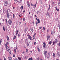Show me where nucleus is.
<instances>
[{
    "label": "nucleus",
    "instance_id": "nucleus-6",
    "mask_svg": "<svg viewBox=\"0 0 60 60\" xmlns=\"http://www.w3.org/2000/svg\"><path fill=\"white\" fill-rule=\"evenodd\" d=\"M47 53V51H45L44 52V54H45V57L46 58V56H47V54L46 53Z\"/></svg>",
    "mask_w": 60,
    "mask_h": 60
},
{
    "label": "nucleus",
    "instance_id": "nucleus-49",
    "mask_svg": "<svg viewBox=\"0 0 60 60\" xmlns=\"http://www.w3.org/2000/svg\"><path fill=\"white\" fill-rule=\"evenodd\" d=\"M58 45L59 46H60V42L58 44Z\"/></svg>",
    "mask_w": 60,
    "mask_h": 60
},
{
    "label": "nucleus",
    "instance_id": "nucleus-25",
    "mask_svg": "<svg viewBox=\"0 0 60 60\" xmlns=\"http://www.w3.org/2000/svg\"><path fill=\"white\" fill-rule=\"evenodd\" d=\"M26 51L27 52V53H28V50L27 49H26Z\"/></svg>",
    "mask_w": 60,
    "mask_h": 60
},
{
    "label": "nucleus",
    "instance_id": "nucleus-13",
    "mask_svg": "<svg viewBox=\"0 0 60 60\" xmlns=\"http://www.w3.org/2000/svg\"><path fill=\"white\" fill-rule=\"evenodd\" d=\"M8 59L9 60H11L12 59V58L11 57H8Z\"/></svg>",
    "mask_w": 60,
    "mask_h": 60
},
{
    "label": "nucleus",
    "instance_id": "nucleus-30",
    "mask_svg": "<svg viewBox=\"0 0 60 60\" xmlns=\"http://www.w3.org/2000/svg\"><path fill=\"white\" fill-rule=\"evenodd\" d=\"M18 58L19 60H21V58H20L19 57H18Z\"/></svg>",
    "mask_w": 60,
    "mask_h": 60
},
{
    "label": "nucleus",
    "instance_id": "nucleus-59",
    "mask_svg": "<svg viewBox=\"0 0 60 60\" xmlns=\"http://www.w3.org/2000/svg\"><path fill=\"white\" fill-rule=\"evenodd\" d=\"M14 1L15 2H17V0H14Z\"/></svg>",
    "mask_w": 60,
    "mask_h": 60
},
{
    "label": "nucleus",
    "instance_id": "nucleus-11",
    "mask_svg": "<svg viewBox=\"0 0 60 60\" xmlns=\"http://www.w3.org/2000/svg\"><path fill=\"white\" fill-rule=\"evenodd\" d=\"M55 42H56V43H57V42H58V41L57 40V39H56L55 40Z\"/></svg>",
    "mask_w": 60,
    "mask_h": 60
},
{
    "label": "nucleus",
    "instance_id": "nucleus-57",
    "mask_svg": "<svg viewBox=\"0 0 60 60\" xmlns=\"http://www.w3.org/2000/svg\"><path fill=\"white\" fill-rule=\"evenodd\" d=\"M15 60H18V59L17 58H15Z\"/></svg>",
    "mask_w": 60,
    "mask_h": 60
},
{
    "label": "nucleus",
    "instance_id": "nucleus-61",
    "mask_svg": "<svg viewBox=\"0 0 60 60\" xmlns=\"http://www.w3.org/2000/svg\"><path fill=\"white\" fill-rule=\"evenodd\" d=\"M4 60H6V59L4 57Z\"/></svg>",
    "mask_w": 60,
    "mask_h": 60
},
{
    "label": "nucleus",
    "instance_id": "nucleus-7",
    "mask_svg": "<svg viewBox=\"0 0 60 60\" xmlns=\"http://www.w3.org/2000/svg\"><path fill=\"white\" fill-rule=\"evenodd\" d=\"M8 23H9V25H11V23H12V21L11 20H9L8 21Z\"/></svg>",
    "mask_w": 60,
    "mask_h": 60
},
{
    "label": "nucleus",
    "instance_id": "nucleus-43",
    "mask_svg": "<svg viewBox=\"0 0 60 60\" xmlns=\"http://www.w3.org/2000/svg\"><path fill=\"white\" fill-rule=\"evenodd\" d=\"M19 36H20V35L19 34L18 35V38H19Z\"/></svg>",
    "mask_w": 60,
    "mask_h": 60
},
{
    "label": "nucleus",
    "instance_id": "nucleus-51",
    "mask_svg": "<svg viewBox=\"0 0 60 60\" xmlns=\"http://www.w3.org/2000/svg\"><path fill=\"white\" fill-rule=\"evenodd\" d=\"M55 4V3L54 2H53L52 3V4Z\"/></svg>",
    "mask_w": 60,
    "mask_h": 60
},
{
    "label": "nucleus",
    "instance_id": "nucleus-22",
    "mask_svg": "<svg viewBox=\"0 0 60 60\" xmlns=\"http://www.w3.org/2000/svg\"><path fill=\"white\" fill-rule=\"evenodd\" d=\"M21 10H23V6H21L20 7Z\"/></svg>",
    "mask_w": 60,
    "mask_h": 60
},
{
    "label": "nucleus",
    "instance_id": "nucleus-37",
    "mask_svg": "<svg viewBox=\"0 0 60 60\" xmlns=\"http://www.w3.org/2000/svg\"><path fill=\"white\" fill-rule=\"evenodd\" d=\"M15 53V54H16V49H15L14 50Z\"/></svg>",
    "mask_w": 60,
    "mask_h": 60
},
{
    "label": "nucleus",
    "instance_id": "nucleus-33",
    "mask_svg": "<svg viewBox=\"0 0 60 60\" xmlns=\"http://www.w3.org/2000/svg\"><path fill=\"white\" fill-rule=\"evenodd\" d=\"M10 50L9 49H8V52H9V53H10Z\"/></svg>",
    "mask_w": 60,
    "mask_h": 60
},
{
    "label": "nucleus",
    "instance_id": "nucleus-14",
    "mask_svg": "<svg viewBox=\"0 0 60 60\" xmlns=\"http://www.w3.org/2000/svg\"><path fill=\"white\" fill-rule=\"evenodd\" d=\"M30 30L31 32H33L34 31V29L32 28H30Z\"/></svg>",
    "mask_w": 60,
    "mask_h": 60
},
{
    "label": "nucleus",
    "instance_id": "nucleus-64",
    "mask_svg": "<svg viewBox=\"0 0 60 60\" xmlns=\"http://www.w3.org/2000/svg\"><path fill=\"white\" fill-rule=\"evenodd\" d=\"M58 26L60 29V25H59V26Z\"/></svg>",
    "mask_w": 60,
    "mask_h": 60
},
{
    "label": "nucleus",
    "instance_id": "nucleus-32",
    "mask_svg": "<svg viewBox=\"0 0 60 60\" xmlns=\"http://www.w3.org/2000/svg\"><path fill=\"white\" fill-rule=\"evenodd\" d=\"M58 5L59 6H60V2H59L58 3Z\"/></svg>",
    "mask_w": 60,
    "mask_h": 60
},
{
    "label": "nucleus",
    "instance_id": "nucleus-27",
    "mask_svg": "<svg viewBox=\"0 0 60 60\" xmlns=\"http://www.w3.org/2000/svg\"><path fill=\"white\" fill-rule=\"evenodd\" d=\"M8 42H6V43L5 45V46H6V45L7 46V45H8Z\"/></svg>",
    "mask_w": 60,
    "mask_h": 60
},
{
    "label": "nucleus",
    "instance_id": "nucleus-52",
    "mask_svg": "<svg viewBox=\"0 0 60 60\" xmlns=\"http://www.w3.org/2000/svg\"><path fill=\"white\" fill-rule=\"evenodd\" d=\"M47 32H48V31H49V29H47Z\"/></svg>",
    "mask_w": 60,
    "mask_h": 60
},
{
    "label": "nucleus",
    "instance_id": "nucleus-36",
    "mask_svg": "<svg viewBox=\"0 0 60 60\" xmlns=\"http://www.w3.org/2000/svg\"><path fill=\"white\" fill-rule=\"evenodd\" d=\"M55 53H53V57H55Z\"/></svg>",
    "mask_w": 60,
    "mask_h": 60
},
{
    "label": "nucleus",
    "instance_id": "nucleus-41",
    "mask_svg": "<svg viewBox=\"0 0 60 60\" xmlns=\"http://www.w3.org/2000/svg\"><path fill=\"white\" fill-rule=\"evenodd\" d=\"M21 22H19V25H20V24H21Z\"/></svg>",
    "mask_w": 60,
    "mask_h": 60
},
{
    "label": "nucleus",
    "instance_id": "nucleus-20",
    "mask_svg": "<svg viewBox=\"0 0 60 60\" xmlns=\"http://www.w3.org/2000/svg\"><path fill=\"white\" fill-rule=\"evenodd\" d=\"M38 23H40V20H39V18H38Z\"/></svg>",
    "mask_w": 60,
    "mask_h": 60
},
{
    "label": "nucleus",
    "instance_id": "nucleus-23",
    "mask_svg": "<svg viewBox=\"0 0 60 60\" xmlns=\"http://www.w3.org/2000/svg\"><path fill=\"white\" fill-rule=\"evenodd\" d=\"M27 5L28 6V7L30 8V4H28Z\"/></svg>",
    "mask_w": 60,
    "mask_h": 60
},
{
    "label": "nucleus",
    "instance_id": "nucleus-54",
    "mask_svg": "<svg viewBox=\"0 0 60 60\" xmlns=\"http://www.w3.org/2000/svg\"><path fill=\"white\" fill-rule=\"evenodd\" d=\"M39 11H37V14H38V13H39Z\"/></svg>",
    "mask_w": 60,
    "mask_h": 60
},
{
    "label": "nucleus",
    "instance_id": "nucleus-35",
    "mask_svg": "<svg viewBox=\"0 0 60 60\" xmlns=\"http://www.w3.org/2000/svg\"><path fill=\"white\" fill-rule=\"evenodd\" d=\"M8 21H7V19H6V23L7 24V22Z\"/></svg>",
    "mask_w": 60,
    "mask_h": 60
},
{
    "label": "nucleus",
    "instance_id": "nucleus-39",
    "mask_svg": "<svg viewBox=\"0 0 60 60\" xmlns=\"http://www.w3.org/2000/svg\"><path fill=\"white\" fill-rule=\"evenodd\" d=\"M25 27V29H26L27 30V29H28V28L27 27Z\"/></svg>",
    "mask_w": 60,
    "mask_h": 60
},
{
    "label": "nucleus",
    "instance_id": "nucleus-19",
    "mask_svg": "<svg viewBox=\"0 0 60 60\" xmlns=\"http://www.w3.org/2000/svg\"><path fill=\"white\" fill-rule=\"evenodd\" d=\"M7 40H9V37L8 36H7Z\"/></svg>",
    "mask_w": 60,
    "mask_h": 60
},
{
    "label": "nucleus",
    "instance_id": "nucleus-62",
    "mask_svg": "<svg viewBox=\"0 0 60 60\" xmlns=\"http://www.w3.org/2000/svg\"><path fill=\"white\" fill-rule=\"evenodd\" d=\"M7 15H9V13H8L7 14Z\"/></svg>",
    "mask_w": 60,
    "mask_h": 60
},
{
    "label": "nucleus",
    "instance_id": "nucleus-21",
    "mask_svg": "<svg viewBox=\"0 0 60 60\" xmlns=\"http://www.w3.org/2000/svg\"><path fill=\"white\" fill-rule=\"evenodd\" d=\"M26 3H27V4H30L29 2V1H27Z\"/></svg>",
    "mask_w": 60,
    "mask_h": 60
},
{
    "label": "nucleus",
    "instance_id": "nucleus-31",
    "mask_svg": "<svg viewBox=\"0 0 60 60\" xmlns=\"http://www.w3.org/2000/svg\"><path fill=\"white\" fill-rule=\"evenodd\" d=\"M50 5H49V8H48V10H49L50 9Z\"/></svg>",
    "mask_w": 60,
    "mask_h": 60
},
{
    "label": "nucleus",
    "instance_id": "nucleus-15",
    "mask_svg": "<svg viewBox=\"0 0 60 60\" xmlns=\"http://www.w3.org/2000/svg\"><path fill=\"white\" fill-rule=\"evenodd\" d=\"M37 49H38V52H40V49H39V48L38 47V48H37Z\"/></svg>",
    "mask_w": 60,
    "mask_h": 60
},
{
    "label": "nucleus",
    "instance_id": "nucleus-45",
    "mask_svg": "<svg viewBox=\"0 0 60 60\" xmlns=\"http://www.w3.org/2000/svg\"><path fill=\"white\" fill-rule=\"evenodd\" d=\"M7 18H9V15H7Z\"/></svg>",
    "mask_w": 60,
    "mask_h": 60
},
{
    "label": "nucleus",
    "instance_id": "nucleus-12",
    "mask_svg": "<svg viewBox=\"0 0 60 60\" xmlns=\"http://www.w3.org/2000/svg\"><path fill=\"white\" fill-rule=\"evenodd\" d=\"M5 46L6 47V49H9V47L7 45H5Z\"/></svg>",
    "mask_w": 60,
    "mask_h": 60
},
{
    "label": "nucleus",
    "instance_id": "nucleus-8",
    "mask_svg": "<svg viewBox=\"0 0 60 60\" xmlns=\"http://www.w3.org/2000/svg\"><path fill=\"white\" fill-rule=\"evenodd\" d=\"M28 60H34V59H33V58L31 57V58H29Z\"/></svg>",
    "mask_w": 60,
    "mask_h": 60
},
{
    "label": "nucleus",
    "instance_id": "nucleus-40",
    "mask_svg": "<svg viewBox=\"0 0 60 60\" xmlns=\"http://www.w3.org/2000/svg\"><path fill=\"white\" fill-rule=\"evenodd\" d=\"M43 30H45V27H43Z\"/></svg>",
    "mask_w": 60,
    "mask_h": 60
},
{
    "label": "nucleus",
    "instance_id": "nucleus-47",
    "mask_svg": "<svg viewBox=\"0 0 60 60\" xmlns=\"http://www.w3.org/2000/svg\"><path fill=\"white\" fill-rule=\"evenodd\" d=\"M0 41L1 42H2V39H0Z\"/></svg>",
    "mask_w": 60,
    "mask_h": 60
},
{
    "label": "nucleus",
    "instance_id": "nucleus-28",
    "mask_svg": "<svg viewBox=\"0 0 60 60\" xmlns=\"http://www.w3.org/2000/svg\"><path fill=\"white\" fill-rule=\"evenodd\" d=\"M26 44H27V46H29V44H28V43L27 42H26Z\"/></svg>",
    "mask_w": 60,
    "mask_h": 60
},
{
    "label": "nucleus",
    "instance_id": "nucleus-48",
    "mask_svg": "<svg viewBox=\"0 0 60 60\" xmlns=\"http://www.w3.org/2000/svg\"><path fill=\"white\" fill-rule=\"evenodd\" d=\"M34 45H35L36 44V42H34Z\"/></svg>",
    "mask_w": 60,
    "mask_h": 60
},
{
    "label": "nucleus",
    "instance_id": "nucleus-63",
    "mask_svg": "<svg viewBox=\"0 0 60 60\" xmlns=\"http://www.w3.org/2000/svg\"><path fill=\"white\" fill-rule=\"evenodd\" d=\"M13 17L14 18V17H15V15H13Z\"/></svg>",
    "mask_w": 60,
    "mask_h": 60
},
{
    "label": "nucleus",
    "instance_id": "nucleus-17",
    "mask_svg": "<svg viewBox=\"0 0 60 60\" xmlns=\"http://www.w3.org/2000/svg\"><path fill=\"white\" fill-rule=\"evenodd\" d=\"M33 6H34V8H35V7H36V3L35 5H33Z\"/></svg>",
    "mask_w": 60,
    "mask_h": 60
},
{
    "label": "nucleus",
    "instance_id": "nucleus-56",
    "mask_svg": "<svg viewBox=\"0 0 60 60\" xmlns=\"http://www.w3.org/2000/svg\"><path fill=\"white\" fill-rule=\"evenodd\" d=\"M32 23H33V24H34V21H33Z\"/></svg>",
    "mask_w": 60,
    "mask_h": 60
},
{
    "label": "nucleus",
    "instance_id": "nucleus-42",
    "mask_svg": "<svg viewBox=\"0 0 60 60\" xmlns=\"http://www.w3.org/2000/svg\"><path fill=\"white\" fill-rule=\"evenodd\" d=\"M7 13H9V11L8 10H7Z\"/></svg>",
    "mask_w": 60,
    "mask_h": 60
},
{
    "label": "nucleus",
    "instance_id": "nucleus-53",
    "mask_svg": "<svg viewBox=\"0 0 60 60\" xmlns=\"http://www.w3.org/2000/svg\"><path fill=\"white\" fill-rule=\"evenodd\" d=\"M58 37L59 38H60V35H59L58 36Z\"/></svg>",
    "mask_w": 60,
    "mask_h": 60
},
{
    "label": "nucleus",
    "instance_id": "nucleus-46",
    "mask_svg": "<svg viewBox=\"0 0 60 60\" xmlns=\"http://www.w3.org/2000/svg\"><path fill=\"white\" fill-rule=\"evenodd\" d=\"M23 21H25V19L24 18L23 19Z\"/></svg>",
    "mask_w": 60,
    "mask_h": 60
},
{
    "label": "nucleus",
    "instance_id": "nucleus-44",
    "mask_svg": "<svg viewBox=\"0 0 60 60\" xmlns=\"http://www.w3.org/2000/svg\"><path fill=\"white\" fill-rule=\"evenodd\" d=\"M39 28L40 29H41V28H42V27H39Z\"/></svg>",
    "mask_w": 60,
    "mask_h": 60
},
{
    "label": "nucleus",
    "instance_id": "nucleus-3",
    "mask_svg": "<svg viewBox=\"0 0 60 60\" xmlns=\"http://www.w3.org/2000/svg\"><path fill=\"white\" fill-rule=\"evenodd\" d=\"M27 36L29 39L31 41H32V37H31V36H30V35L29 34Z\"/></svg>",
    "mask_w": 60,
    "mask_h": 60
},
{
    "label": "nucleus",
    "instance_id": "nucleus-34",
    "mask_svg": "<svg viewBox=\"0 0 60 60\" xmlns=\"http://www.w3.org/2000/svg\"><path fill=\"white\" fill-rule=\"evenodd\" d=\"M47 15H49V12H48L47 14H46Z\"/></svg>",
    "mask_w": 60,
    "mask_h": 60
},
{
    "label": "nucleus",
    "instance_id": "nucleus-50",
    "mask_svg": "<svg viewBox=\"0 0 60 60\" xmlns=\"http://www.w3.org/2000/svg\"><path fill=\"white\" fill-rule=\"evenodd\" d=\"M60 53H57V55H58V56H59H59H60Z\"/></svg>",
    "mask_w": 60,
    "mask_h": 60
},
{
    "label": "nucleus",
    "instance_id": "nucleus-38",
    "mask_svg": "<svg viewBox=\"0 0 60 60\" xmlns=\"http://www.w3.org/2000/svg\"><path fill=\"white\" fill-rule=\"evenodd\" d=\"M51 53H49L48 54V56H50V54Z\"/></svg>",
    "mask_w": 60,
    "mask_h": 60
},
{
    "label": "nucleus",
    "instance_id": "nucleus-26",
    "mask_svg": "<svg viewBox=\"0 0 60 60\" xmlns=\"http://www.w3.org/2000/svg\"><path fill=\"white\" fill-rule=\"evenodd\" d=\"M52 43V41H50L49 43V44L50 45H51V43Z\"/></svg>",
    "mask_w": 60,
    "mask_h": 60
},
{
    "label": "nucleus",
    "instance_id": "nucleus-55",
    "mask_svg": "<svg viewBox=\"0 0 60 60\" xmlns=\"http://www.w3.org/2000/svg\"><path fill=\"white\" fill-rule=\"evenodd\" d=\"M38 60H40L41 59H40V58H38Z\"/></svg>",
    "mask_w": 60,
    "mask_h": 60
},
{
    "label": "nucleus",
    "instance_id": "nucleus-60",
    "mask_svg": "<svg viewBox=\"0 0 60 60\" xmlns=\"http://www.w3.org/2000/svg\"><path fill=\"white\" fill-rule=\"evenodd\" d=\"M13 57H15V55H13Z\"/></svg>",
    "mask_w": 60,
    "mask_h": 60
},
{
    "label": "nucleus",
    "instance_id": "nucleus-4",
    "mask_svg": "<svg viewBox=\"0 0 60 60\" xmlns=\"http://www.w3.org/2000/svg\"><path fill=\"white\" fill-rule=\"evenodd\" d=\"M19 30H18L16 29V30L15 31V33L16 34V36H18V33H19Z\"/></svg>",
    "mask_w": 60,
    "mask_h": 60
},
{
    "label": "nucleus",
    "instance_id": "nucleus-5",
    "mask_svg": "<svg viewBox=\"0 0 60 60\" xmlns=\"http://www.w3.org/2000/svg\"><path fill=\"white\" fill-rule=\"evenodd\" d=\"M47 40H49V38H50V36L49 35H48L47 37L46 38Z\"/></svg>",
    "mask_w": 60,
    "mask_h": 60
},
{
    "label": "nucleus",
    "instance_id": "nucleus-58",
    "mask_svg": "<svg viewBox=\"0 0 60 60\" xmlns=\"http://www.w3.org/2000/svg\"><path fill=\"white\" fill-rule=\"evenodd\" d=\"M27 30L26 29H25V32H26V31H27V30Z\"/></svg>",
    "mask_w": 60,
    "mask_h": 60
},
{
    "label": "nucleus",
    "instance_id": "nucleus-2",
    "mask_svg": "<svg viewBox=\"0 0 60 60\" xmlns=\"http://www.w3.org/2000/svg\"><path fill=\"white\" fill-rule=\"evenodd\" d=\"M43 46L44 48H46L47 47V46L46 45V43L45 42H44L43 43Z\"/></svg>",
    "mask_w": 60,
    "mask_h": 60
},
{
    "label": "nucleus",
    "instance_id": "nucleus-18",
    "mask_svg": "<svg viewBox=\"0 0 60 60\" xmlns=\"http://www.w3.org/2000/svg\"><path fill=\"white\" fill-rule=\"evenodd\" d=\"M16 37L15 36H14V38H13V40H15L16 39Z\"/></svg>",
    "mask_w": 60,
    "mask_h": 60
},
{
    "label": "nucleus",
    "instance_id": "nucleus-16",
    "mask_svg": "<svg viewBox=\"0 0 60 60\" xmlns=\"http://www.w3.org/2000/svg\"><path fill=\"white\" fill-rule=\"evenodd\" d=\"M35 34H34L33 37V39H35Z\"/></svg>",
    "mask_w": 60,
    "mask_h": 60
},
{
    "label": "nucleus",
    "instance_id": "nucleus-24",
    "mask_svg": "<svg viewBox=\"0 0 60 60\" xmlns=\"http://www.w3.org/2000/svg\"><path fill=\"white\" fill-rule=\"evenodd\" d=\"M3 28L4 31H5V28H4V26H3Z\"/></svg>",
    "mask_w": 60,
    "mask_h": 60
},
{
    "label": "nucleus",
    "instance_id": "nucleus-10",
    "mask_svg": "<svg viewBox=\"0 0 60 60\" xmlns=\"http://www.w3.org/2000/svg\"><path fill=\"white\" fill-rule=\"evenodd\" d=\"M56 42H55V41H53V43H52V45H55V44H56Z\"/></svg>",
    "mask_w": 60,
    "mask_h": 60
},
{
    "label": "nucleus",
    "instance_id": "nucleus-9",
    "mask_svg": "<svg viewBox=\"0 0 60 60\" xmlns=\"http://www.w3.org/2000/svg\"><path fill=\"white\" fill-rule=\"evenodd\" d=\"M55 9H56V10L57 11H59V9L57 8L56 7H55Z\"/></svg>",
    "mask_w": 60,
    "mask_h": 60
},
{
    "label": "nucleus",
    "instance_id": "nucleus-1",
    "mask_svg": "<svg viewBox=\"0 0 60 60\" xmlns=\"http://www.w3.org/2000/svg\"><path fill=\"white\" fill-rule=\"evenodd\" d=\"M4 5L5 6H7V5H8V1H5L4 2Z\"/></svg>",
    "mask_w": 60,
    "mask_h": 60
},
{
    "label": "nucleus",
    "instance_id": "nucleus-29",
    "mask_svg": "<svg viewBox=\"0 0 60 60\" xmlns=\"http://www.w3.org/2000/svg\"><path fill=\"white\" fill-rule=\"evenodd\" d=\"M51 34L52 35H53V31L52 30L51 31Z\"/></svg>",
    "mask_w": 60,
    "mask_h": 60
}]
</instances>
